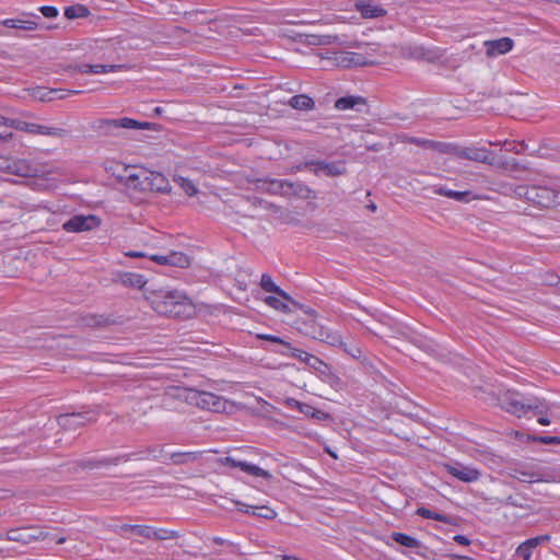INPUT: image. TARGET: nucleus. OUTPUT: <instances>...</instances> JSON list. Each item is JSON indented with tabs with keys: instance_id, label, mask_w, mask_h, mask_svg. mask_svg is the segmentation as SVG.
Listing matches in <instances>:
<instances>
[{
	"instance_id": "b1692460",
	"label": "nucleus",
	"mask_w": 560,
	"mask_h": 560,
	"mask_svg": "<svg viewBox=\"0 0 560 560\" xmlns=\"http://www.w3.org/2000/svg\"><path fill=\"white\" fill-rule=\"evenodd\" d=\"M260 287L261 289L265 291V292H269V293H276L278 294L280 298L287 300V301H290V296L287 292H284L283 290H281L272 280V278L267 275V273H264L261 276V279H260Z\"/></svg>"
},
{
	"instance_id": "8fccbe9b",
	"label": "nucleus",
	"mask_w": 560,
	"mask_h": 560,
	"mask_svg": "<svg viewBox=\"0 0 560 560\" xmlns=\"http://www.w3.org/2000/svg\"><path fill=\"white\" fill-rule=\"evenodd\" d=\"M342 61H348L349 65H365L363 57L355 52H348L347 57Z\"/></svg>"
},
{
	"instance_id": "6e6552de",
	"label": "nucleus",
	"mask_w": 560,
	"mask_h": 560,
	"mask_svg": "<svg viewBox=\"0 0 560 560\" xmlns=\"http://www.w3.org/2000/svg\"><path fill=\"white\" fill-rule=\"evenodd\" d=\"M513 477L522 482H556L559 480L556 470L539 465L516 468Z\"/></svg>"
},
{
	"instance_id": "f257e3e1",
	"label": "nucleus",
	"mask_w": 560,
	"mask_h": 560,
	"mask_svg": "<svg viewBox=\"0 0 560 560\" xmlns=\"http://www.w3.org/2000/svg\"><path fill=\"white\" fill-rule=\"evenodd\" d=\"M480 397L485 400H490L491 404L499 406L502 410L511 413L517 418L525 417L529 411L538 416V423L541 425H549L550 420L548 412L550 405L545 400L537 397H524L513 388L498 387L499 392L492 390L491 387H478Z\"/></svg>"
},
{
	"instance_id": "774afa93",
	"label": "nucleus",
	"mask_w": 560,
	"mask_h": 560,
	"mask_svg": "<svg viewBox=\"0 0 560 560\" xmlns=\"http://www.w3.org/2000/svg\"><path fill=\"white\" fill-rule=\"evenodd\" d=\"M40 100H42V101H47V100H49V101H50V100H52V97H47L46 95H42V96H40Z\"/></svg>"
},
{
	"instance_id": "bb28decb",
	"label": "nucleus",
	"mask_w": 560,
	"mask_h": 560,
	"mask_svg": "<svg viewBox=\"0 0 560 560\" xmlns=\"http://www.w3.org/2000/svg\"><path fill=\"white\" fill-rule=\"evenodd\" d=\"M289 105L294 109L310 110L314 108V101L304 94L294 95L290 98Z\"/></svg>"
},
{
	"instance_id": "0e129e2a",
	"label": "nucleus",
	"mask_w": 560,
	"mask_h": 560,
	"mask_svg": "<svg viewBox=\"0 0 560 560\" xmlns=\"http://www.w3.org/2000/svg\"><path fill=\"white\" fill-rule=\"evenodd\" d=\"M66 540H67V539H66V537H63V536H60V537H57V538H56V542H57V544H63V542H66Z\"/></svg>"
},
{
	"instance_id": "58836bf2",
	"label": "nucleus",
	"mask_w": 560,
	"mask_h": 560,
	"mask_svg": "<svg viewBox=\"0 0 560 560\" xmlns=\"http://www.w3.org/2000/svg\"><path fill=\"white\" fill-rule=\"evenodd\" d=\"M152 534V539L155 540L175 539L179 536L177 532L166 528H153Z\"/></svg>"
},
{
	"instance_id": "13d9d810",
	"label": "nucleus",
	"mask_w": 560,
	"mask_h": 560,
	"mask_svg": "<svg viewBox=\"0 0 560 560\" xmlns=\"http://www.w3.org/2000/svg\"><path fill=\"white\" fill-rule=\"evenodd\" d=\"M546 283L548 285H557L560 283V277H558L556 275H551L548 277V279H546Z\"/></svg>"
},
{
	"instance_id": "4be33fe9",
	"label": "nucleus",
	"mask_w": 560,
	"mask_h": 560,
	"mask_svg": "<svg viewBox=\"0 0 560 560\" xmlns=\"http://www.w3.org/2000/svg\"><path fill=\"white\" fill-rule=\"evenodd\" d=\"M120 282L125 287L142 289L147 283V279L143 275L137 272H124L120 275Z\"/></svg>"
},
{
	"instance_id": "2eb2a0df",
	"label": "nucleus",
	"mask_w": 560,
	"mask_h": 560,
	"mask_svg": "<svg viewBox=\"0 0 560 560\" xmlns=\"http://www.w3.org/2000/svg\"><path fill=\"white\" fill-rule=\"evenodd\" d=\"M305 166H311L315 175L325 174L327 176H338L345 173L342 162L307 161Z\"/></svg>"
},
{
	"instance_id": "2f4dec72",
	"label": "nucleus",
	"mask_w": 560,
	"mask_h": 560,
	"mask_svg": "<svg viewBox=\"0 0 560 560\" xmlns=\"http://www.w3.org/2000/svg\"><path fill=\"white\" fill-rule=\"evenodd\" d=\"M89 14L90 10L82 4H73L65 9V16L69 20L86 18Z\"/></svg>"
},
{
	"instance_id": "e433bc0d",
	"label": "nucleus",
	"mask_w": 560,
	"mask_h": 560,
	"mask_svg": "<svg viewBox=\"0 0 560 560\" xmlns=\"http://www.w3.org/2000/svg\"><path fill=\"white\" fill-rule=\"evenodd\" d=\"M457 148L458 147H456L452 143L438 142V141H433V140H431V145H430V150L438 151V152H441L444 154L455 155V156H456Z\"/></svg>"
},
{
	"instance_id": "f704fd0d",
	"label": "nucleus",
	"mask_w": 560,
	"mask_h": 560,
	"mask_svg": "<svg viewBox=\"0 0 560 560\" xmlns=\"http://www.w3.org/2000/svg\"><path fill=\"white\" fill-rule=\"evenodd\" d=\"M85 417L81 413H72V415H65L61 416L59 419V422L63 427H75V425H82L84 423Z\"/></svg>"
},
{
	"instance_id": "9d476101",
	"label": "nucleus",
	"mask_w": 560,
	"mask_h": 560,
	"mask_svg": "<svg viewBox=\"0 0 560 560\" xmlns=\"http://www.w3.org/2000/svg\"><path fill=\"white\" fill-rule=\"evenodd\" d=\"M305 335L329 346H343L341 336L338 332L319 325L315 320L307 324Z\"/></svg>"
},
{
	"instance_id": "37998d69",
	"label": "nucleus",
	"mask_w": 560,
	"mask_h": 560,
	"mask_svg": "<svg viewBox=\"0 0 560 560\" xmlns=\"http://www.w3.org/2000/svg\"><path fill=\"white\" fill-rule=\"evenodd\" d=\"M404 142L413 143L424 149H430L431 140L416 137L401 136Z\"/></svg>"
},
{
	"instance_id": "052dcab7",
	"label": "nucleus",
	"mask_w": 560,
	"mask_h": 560,
	"mask_svg": "<svg viewBox=\"0 0 560 560\" xmlns=\"http://www.w3.org/2000/svg\"><path fill=\"white\" fill-rule=\"evenodd\" d=\"M304 167H306V166H305V163H303V164H299V165H295V166H292V167L290 168L289 173L294 174V173H296V172L302 171Z\"/></svg>"
},
{
	"instance_id": "9b49d317",
	"label": "nucleus",
	"mask_w": 560,
	"mask_h": 560,
	"mask_svg": "<svg viewBox=\"0 0 560 560\" xmlns=\"http://www.w3.org/2000/svg\"><path fill=\"white\" fill-rule=\"evenodd\" d=\"M100 224L96 215H73L62 224V229L68 233H79L96 229Z\"/></svg>"
},
{
	"instance_id": "7ed1b4c3",
	"label": "nucleus",
	"mask_w": 560,
	"mask_h": 560,
	"mask_svg": "<svg viewBox=\"0 0 560 560\" xmlns=\"http://www.w3.org/2000/svg\"><path fill=\"white\" fill-rule=\"evenodd\" d=\"M201 456V452H175L170 455H163V447L152 448L149 447L145 452L124 454L116 457H105L100 460H85L82 462V468L92 469L98 466L117 465L120 462H128L131 459H148L153 458L162 463H166L170 459L174 465H186L198 460Z\"/></svg>"
},
{
	"instance_id": "a19ab883",
	"label": "nucleus",
	"mask_w": 560,
	"mask_h": 560,
	"mask_svg": "<svg viewBox=\"0 0 560 560\" xmlns=\"http://www.w3.org/2000/svg\"><path fill=\"white\" fill-rule=\"evenodd\" d=\"M27 529H30V534L32 536V542L44 541L48 538H52L51 534L43 528L27 527Z\"/></svg>"
},
{
	"instance_id": "de8ad7c7",
	"label": "nucleus",
	"mask_w": 560,
	"mask_h": 560,
	"mask_svg": "<svg viewBox=\"0 0 560 560\" xmlns=\"http://www.w3.org/2000/svg\"><path fill=\"white\" fill-rule=\"evenodd\" d=\"M532 440L535 442H539L541 444H547V445L560 444V436L541 435V436H534Z\"/></svg>"
},
{
	"instance_id": "dca6fc26",
	"label": "nucleus",
	"mask_w": 560,
	"mask_h": 560,
	"mask_svg": "<svg viewBox=\"0 0 560 560\" xmlns=\"http://www.w3.org/2000/svg\"><path fill=\"white\" fill-rule=\"evenodd\" d=\"M486 55L489 58H494L510 52L513 49L514 42L510 37H502L493 40H486L483 43Z\"/></svg>"
},
{
	"instance_id": "e2e57ef3",
	"label": "nucleus",
	"mask_w": 560,
	"mask_h": 560,
	"mask_svg": "<svg viewBox=\"0 0 560 560\" xmlns=\"http://www.w3.org/2000/svg\"><path fill=\"white\" fill-rule=\"evenodd\" d=\"M119 526L120 525H109L108 528L118 535H122L121 529H119Z\"/></svg>"
},
{
	"instance_id": "f03ea898",
	"label": "nucleus",
	"mask_w": 560,
	"mask_h": 560,
	"mask_svg": "<svg viewBox=\"0 0 560 560\" xmlns=\"http://www.w3.org/2000/svg\"><path fill=\"white\" fill-rule=\"evenodd\" d=\"M150 306L160 315L189 318L195 314L191 300L182 291L160 289L145 295Z\"/></svg>"
},
{
	"instance_id": "6e6d98bb",
	"label": "nucleus",
	"mask_w": 560,
	"mask_h": 560,
	"mask_svg": "<svg viewBox=\"0 0 560 560\" xmlns=\"http://www.w3.org/2000/svg\"><path fill=\"white\" fill-rule=\"evenodd\" d=\"M127 257H131V258H142V257H149L145 253L143 252H138V250H129L125 254Z\"/></svg>"
},
{
	"instance_id": "c756f323",
	"label": "nucleus",
	"mask_w": 560,
	"mask_h": 560,
	"mask_svg": "<svg viewBox=\"0 0 560 560\" xmlns=\"http://www.w3.org/2000/svg\"><path fill=\"white\" fill-rule=\"evenodd\" d=\"M2 23L4 26L10 28H20L26 31L35 30L37 26V23L35 21L22 19H7Z\"/></svg>"
},
{
	"instance_id": "ddd939ff",
	"label": "nucleus",
	"mask_w": 560,
	"mask_h": 560,
	"mask_svg": "<svg viewBox=\"0 0 560 560\" xmlns=\"http://www.w3.org/2000/svg\"><path fill=\"white\" fill-rule=\"evenodd\" d=\"M218 463L220 465L224 466H231L233 468H240L242 471L255 476V477H261L264 479H271V474L257 465L244 462V460H237L232 456L221 457L218 459Z\"/></svg>"
},
{
	"instance_id": "c85d7f7f",
	"label": "nucleus",
	"mask_w": 560,
	"mask_h": 560,
	"mask_svg": "<svg viewBox=\"0 0 560 560\" xmlns=\"http://www.w3.org/2000/svg\"><path fill=\"white\" fill-rule=\"evenodd\" d=\"M128 174L126 176L127 178V184L136 189H140L141 190V185L143 184V182H145V175L144 173H148L147 170H139V171H135V170H127Z\"/></svg>"
},
{
	"instance_id": "ea45409f",
	"label": "nucleus",
	"mask_w": 560,
	"mask_h": 560,
	"mask_svg": "<svg viewBox=\"0 0 560 560\" xmlns=\"http://www.w3.org/2000/svg\"><path fill=\"white\" fill-rule=\"evenodd\" d=\"M471 191L470 190H453L448 189L445 192V197L450 199H454L456 201L467 202L470 200Z\"/></svg>"
},
{
	"instance_id": "39448f33",
	"label": "nucleus",
	"mask_w": 560,
	"mask_h": 560,
	"mask_svg": "<svg viewBox=\"0 0 560 560\" xmlns=\"http://www.w3.org/2000/svg\"><path fill=\"white\" fill-rule=\"evenodd\" d=\"M257 188L270 195L282 197L310 198L312 190L301 182L288 179L264 178L257 180Z\"/></svg>"
},
{
	"instance_id": "f3484780",
	"label": "nucleus",
	"mask_w": 560,
	"mask_h": 560,
	"mask_svg": "<svg viewBox=\"0 0 560 560\" xmlns=\"http://www.w3.org/2000/svg\"><path fill=\"white\" fill-rule=\"evenodd\" d=\"M456 156L459 159H466L469 161L481 162L492 164L489 151L485 148L466 147L457 148Z\"/></svg>"
},
{
	"instance_id": "603ef678",
	"label": "nucleus",
	"mask_w": 560,
	"mask_h": 560,
	"mask_svg": "<svg viewBox=\"0 0 560 560\" xmlns=\"http://www.w3.org/2000/svg\"><path fill=\"white\" fill-rule=\"evenodd\" d=\"M339 348H342L347 353H349L352 358H359L362 353L361 349L357 346H350L348 347L345 342L343 346H338Z\"/></svg>"
},
{
	"instance_id": "6ab92c4d",
	"label": "nucleus",
	"mask_w": 560,
	"mask_h": 560,
	"mask_svg": "<svg viewBox=\"0 0 560 560\" xmlns=\"http://www.w3.org/2000/svg\"><path fill=\"white\" fill-rule=\"evenodd\" d=\"M125 68L122 65H88L81 63L73 67V70L81 73H92V74H101V73H109L116 72Z\"/></svg>"
},
{
	"instance_id": "bf43d9fd",
	"label": "nucleus",
	"mask_w": 560,
	"mask_h": 560,
	"mask_svg": "<svg viewBox=\"0 0 560 560\" xmlns=\"http://www.w3.org/2000/svg\"><path fill=\"white\" fill-rule=\"evenodd\" d=\"M137 525H131V524H122L119 526V529H121V533L124 534V532H132L133 533V527H136Z\"/></svg>"
},
{
	"instance_id": "412c9836",
	"label": "nucleus",
	"mask_w": 560,
	"mask_h": 560,
	"mask_svg": "<svg viewBox=\"0 0 560 560\" xmlns=\"http://www.w3.org/2000/svg\"><path fill=\"white\" fill-rule=\"evenodd\" d=\"M307 366L318 373L323 382H331L332 374L330 366L323 360L313 354L312 359H308Z\"/></svg>"
},
{
	"instance_id": "423d86ee",
	"label": "nucleus",
	"mask_w": 560,
	"mask_h": 560,
	"mask_svg": "<svg viewBox=\"0 0 560 560\" xmlns=\"http://www.w3.org/2000/svg\"><path fill=\"white\" fill-rule=\"evenodd\" d=\"M514 195L540 208L552 207L557 198L556 190L540 185H518L514 188Z\"/></svg>"
},
{
	"instance_id": "a878e982",
	"label": "nucleus",
	"mask_w": 560,
	"mask_h": 560,
	"mask_svg": "<svg viewBox=\"0 0 560 560\" xmlns=\"http://www.w3.org/2000/svg\"><path fill=\"white\" fill-rule=\"evenodd\" d=\"M12 119H9V118H5L3 116H0V126H8L10 127V121ZM12 136V133H0V142H4L7 141L8 138H10ZM0 171H5V172H9V173H14L15 170L13 168V166L11 165L10 161L4 158V156H0Z\"/></svg>"
},
{
	"instance_id": "72a5a7b5",
	"label": "nucleus",
	"mask_w": 560,
	"mask_h": 560,
	"mask_svg": "<svg viewBox=\"0 0 560 560\" xmlns=\"http://www.w3.org/2000/svg\"><path fill=\"white\" fill-rule=\"evenodd\" d=\"M236 505H242V506H245L246 510L244 512L246 513H252L253 515H258V516H261L264 518H272L275 517L276 513L273 510L269 509V508H257V506H249V505H245L238 501L235 502Z\"/></svg>"
},
{
	"instance_id": "a18cd8bd",
	"label": "nucleus",
	"mask_w": 560,
	"mask_h": 560,
	"mask_svg": "<svg viewBox=\"0 0 560 560\" xmlns=\"http://www.w3.org/2000/svg\"><path fill=\"white\" fill-rule=\"evenodd\" d=\"M153 528L154 527L147 525H137L136 527H133V533L147 539H152Z\"/></svg>"
},
{
	"instance_id": "680f3d73",
	"label": "nucleus",
	"mask_w": 560,
	"mask_h": 560,
	"mask_svg": "<svg viewBox=\"0 0 560 560\" xmlns=\"http://www.w3.org/2000/svg\"><path fill=\"white\" fill-rule=\"evenodd\" d=\"M212 541L217 545H224V544H228V540L221 538V537H213L212 538Z\"/></svg>"
},
{
	"instance_id": "338daca9",
	"label": "nucleus",
	"mask_w": 560,
	"mask_h": 560,
	"mask_svg": "<svg viewBox=\"0 0 560 560\" xmlns=\"http://www.w3.org/2000/svg\"><path fill=\"white\" fill-rule=\"evenodd\" d=\"M457 559H458V560H475V559H472V558H470V557H466V556L458 557Z\"/></svg>"
},
{
	"instance_id": "4468645a",
	"label": "nucleus",
	"mask_w": 560,
	"mask_h": 560,
	"mask_svg": "<svg viewBox=\"0 0 560 560\" xmlns=\"http://www.w3.org/2000/svg\"><path fill=\"white\" fill-rule=\"evenodd\" d=\"M145 182L141 185V190H152V191H159V192H170L171 191V185L168 179L159 172H151L148 171V173H144Z\"/></svg>"
},
{
	"instance_id": "864d4df0",
	"label": "nucleus",
	"mask_w": 560,
	"mask_h": 560,
	"mask_svg": "<svg viewBox=\"0 0 560 560\" xmlns=\"http://www.w3.org/2000/svg\"><path fill=\"white\" fill-rule=\"evenodd\" d=\"M149 258L159 265H168V255H151Z\"/></svg>"
},
{
	"instance_id": "5701e85b",
	"label": "nucleus",
	"mask_w": 560,
	"mask_h": 560,
	"mask_svg": "<svg viewBox=\"0 0 560 560\" xmlns=\"http://www.w3.org/2000/svg\"><path fill=\"white\" fill-rule=\"evenodd\" d=\"M358 105H365V100L361 96H354V95L340 97L335 103V107L338 110L353 109Z\"/></svg>"
},
{
	"instance_id": "7c9ffc66",
	"label": "nucleus",
	"mask_w": 560,
	"mask_h": 560,
	"mask_svg": "<svg viewBox=\"0 0 560 560\" xmlns=\"http://www.w3.org/2000/svg\"><path fill=\"white\" fill-rule=\"evenodd\" d=\"M173 179L187 196L194 197L198 194L199 190L192 180L180 175H175Z\"/></svg>"
},
{
	"instance_id": "473e14b6",
	"label": "nucleus",
	"mask_w": 560,
	"mask_h": 560,
	"mask_svg": "<svg viewBox=\"0 0 560 560\" xmlns=\"http://www.w3.org/2000/svg\"><path fill=\"white\" fill-rule=\"evenodd\" d=\"M280 353L283 355H287V357L298 359L299 361L305 363L306 365L308 363V359H312V357H313V354H311L306 351H303L301 349H296V348L292 347L291 345H288V349L280 351Z\"/></svg>"
},
{
	"instance_id": "a211bd4d",
	"label": "nucleus",
	"mask_w": 560,
	"mask_h": 560,
	"mask_svg": "<svg viewBox=\"0 0 560 560\" xmlns=\"http://www.w3.org/2000/svg\"><path fill=\"white\" fill-rule=\"evenodd\" d=\"M550 539L549 535H540L533 538H529L522 542L516 548V555L521 557L523 560H530L532 553L535 548H537L542 542H546Z\"/></svg>"
},
{
	"instance_id": "c03bdc74",
	"label": "nucleus",
	"mask_w": 560,
	"mask_h": 560,
	"mask_svg": "<svg viewBox=\"0 0 560 560\" xmlns=\"http://www.w3.org/2000/svg\"><path fill=\"white\" fill-rule=\"evenodd\" d=\"M292 402H293L295 406H298V408H299V410H300L301 412H303V413H305V415H307V416L310 415V416H312V417H317V418H319V416H318V415H319V413H322L320 411H316V412H315V411H314V408H313L312 406H310V405L301 404V402H299V401H296V400H294V399L289 400V404H292Z\"/></svg>"
},
{
	"instance_id": "49530a36",
	"label": "nucleus",
	"mask_w": 560,
	"mask_h": 560,
	"mask_svg": "<svg viewBox=\"0 0 560 560\" xmlns=\"http://www.w3.org/2000/svg\"><path fill=\"white\" fill-rule=\"evenodd\" d=\"M265 302L267 305L271 306L275 310L283 311L288 308V305L276 296H267L265 299Z\"/></svg>"
},
{
	"instance_id": "3c124183",
	"label": "nucleus",
	"mask_w": 560,
	"mask_h": 560,
	"mask_svg": "<svg viewBox=\"0 0 560 560\" xmlns=\"http://www.w3.org/2000/svg\"><path fill=\"white\" fill-rule=\"evenodd\" d=\"M40 13L48 19H54L58 15V9L52 5H43L39 8Z\"/></svg>"
},
{
	"instance_id": "4c0bfd02",
	"label": "nucleus",
	"mask_w": 560,
	"mask_h": 560,
	"mask_svg": "<svg viewBox=\"0 0 560 560\" xmlns=\"http://www.w3.org/2000/svg\"><path fill=\"white\" fill-rule=\"evenodd\" d=\"M168 265L177 267H187L189 265V257L183 253L172 252L168 254Z\"/></svg>"
},
{
	"instance_id": "4d7b16f0",
	"label": "nucleus",
	"mask_w": 560,
	"mask_h": 560,
	"mask_svg": "<svg viewBox=\"0 0 560 560\" xmlns=\"http://www.w3.org/2000/svg\"><path fill=\"white\" fill-rule=\"evenodd\" d=\"M454 540L463 546H468L470 544V540L466 536H463V535H456L454 537Z\"/></svg>"
},
{
	"instance_id": "79ce46f5",
	"label": "nucleus",
	"mask_w": 560,
	"mask_h": 560,
	"mask_svg": "<svg viewBox=\"0 0 560 560\" xmlns=\"http://www.w3.org/2000/svg\"><path fill=\"white\" fill-rule=\"evenodd\" d=\"M503 147L506 152H515L517 154L527 150V144L524 142L516 143L515 141H504Z\"/></svg>"
},
{
	"instance_id": "0eeeda50",
	"label": "nucleus",
	"mask_w": 560,
	"mask_h": 560,
	"mask_svg": "<svg viewBox=\"0 0 560 560\" xmlns=\"http://www.w3.org/2000/svg\"><path fill=\"white\" fill-rule=\"evenodd\" d=\"M152 127L151 122L139 121L129 117H120L115 119H98L96 121V128L106 136L117 137L120 135V129H141L150 130Z\"/></svg>"
},
{
	"instance_id": "f8f14e48",
	"label": "nucleus",
	"mask_w": 560,
	"mask_h": 560,
	"mask_svg": "<svg viewBox=\"0 0 560 560\" xmlns=\"http://www.w3.org/2000/svg\"><path fill=\"white\" fill-rule=\"evenodd\" d=\"M444 468L451 476L467 483L477 481L481 476L479 469L462 463L445 464Z\"/></svg>"
},
{
	"instance_id": "5fc2aeb1",
	"label": "nucleus",
	"mask_w": 560,
	"mask_h": 560,
	"mask_svg": "<svg viewBox=\"0 0 560 560\" xmlns=\"http://www.w3.org/2000/svg\"><path fill=\"white\" fill-rule=\"evenodd\" d=\"M431 189H432L433 194L444 196V197H445V192H447V190H448V188H446L442 185H433Z\"/></svg>"
},
{
	"instance_id": "69168bd1",
	"label": "nucleus",
	"mask_w": 560,
	"mask_h": 560,
	"mask_svg": "<svg viewBox=\"0 0 560 560\" xmlns=\"http://www.w3.org/2000/svg\"><path fill=\"white\" fill-rule=\"evenodd\" d=\"M374 381H375V383H382V382L385 381V377L380 375V377L378 378H374Z\"/></svg>"
},
{
	"instance_id": "c9c22d12",
	"label": "nucleus",
	"mask_w": 560,
	"mask_h": 560,
	"mask_svg": "<svg viewBox=\"0 0 560 560\" xmlns=\"http://www.w3.org/2000/svg\"><path fill=\"white\" fill-rule=\"evenodd\" d=\"M417 514L427 520H434L442 523H448V517L446 515L436 513L424 506L419 508L417 510Z\"/></svg>"
},
{
	"instance_id": "1a4fd4ad",
	"label": "nucleus",
	"mask_w": 560,
	"mask_h": 560,
	"mask_svg": "<svg viewBox=\"0 0 560 560\" xmlns=\"http://www.w3.org/2000/svg\"><path fill=\"white\" fill-rule=\"evenodd\" d=\"M10 128L15 130L25 131L31 135H42L56 138H62L67 135V130L58 127H50L35 122H27L23 120H11Z\"/></svg>"
},
{
	"instance_id": "aec40b11",
	"label": "nucleus",
	"mask_w": 560,
	"mask_h": 560,
	"mask_svg": "<svg viewBox=\"0 0 560 560\" xmlns=\"http://www.w3.org/2000/svg\"><path fill=\"white\" fill-rule=\"evenodd\" d=\"M355 8L364 19H376L386 14V10L383 7L365 0L358 1Z\"/></svg>"
},
{
	"instance_id": "393cba45",
	"label": "nucleus",
	"mask_w": 560,
	"mask_h": 560,
	"mask_svg": "<svg viewBox=\"0 0 560 560\" xmlns=\"http://www.w3.org/2000/svg\"><path fill=\"white\" fill-rule=\"evenodd\" d=\"M7 539L9 541L22 542L28 545L32 542V536L27 527L14 528L7 533Z\"/></svg>"
},
{
	"instance_id": "20e7f679",
	"label": "nucleus",
	"mask_w": 560,
	"mask_h": 560,
	"mask_svg": "<svg viewBox=\"0 0 560 560\" xmlns=\"http://www.w3.org/2000/svg\"><path fill=\"white\" fill-rule=\"evenodd\" d=\"M175 396L184 399L188 405L196 406L200 409L221 412L225 409V400L213 393L199 390L196 387H170Z\"/></svg>"
},
{
	"instance_id": "09e8293b",
	"label": "nucleus",
	"mask_w": 560,
	"mask_h": 560,
	"mask_svg": "<svg viewBox=\"0 0 560 560\" xmlns=\"http://www.w3.org/2000/svg\"><path fill=\"white\" fill-rule=\"evenodd\" d=\"M258 338L261 339V340H266V341H270V342L282 345L285 348V350L288 349V345H290L289 342H287L282 338L278 337V336H273V335L261 334V335H258Z\"/></svg>"
},
{
	"instance_id": "cd10ccee",
	"label": "nucleus",
	"mask_w": 560,
	"mask_h": 560,
	"mask_svg": "<svg viewBox=\"0 0 560 560\" xmlns=\"http://www.w3.org/2000/svg\"><path fill=\"white\" fill-rule=\"evenodd\" d=\"M392 539L395 542L411 549H417L421 546V542L418 539L404 533L394 532L392 534Z\"/></svg>"
}]
</instances>
